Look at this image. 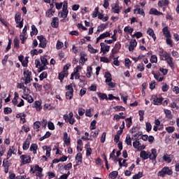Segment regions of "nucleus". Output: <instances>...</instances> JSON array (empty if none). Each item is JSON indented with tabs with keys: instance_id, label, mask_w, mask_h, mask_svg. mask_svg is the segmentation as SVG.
<instances>
[{
	"instance_id": "nucleus-20",
	"label": "nucleus",
	"mask_w": 179,
	"mask_h": 179,
	"mask_svg": "<svg viewBox=\"0 0 179 179\" xmlns=\"http://www.w3.org/2000/svg\"><path fill=\"white\" fill-rule=\"evenodd\" d=\"M100 45L101 50H102L103 52H104V51H106V52H108V51H110V46H106V44H104V43H101Z\"/></svg>"
},
{
	"instance_id": "nucleus-24",
	"label": "nucleus",
	"mask_w": 179,
	"mask_h": 179,
	"mask_svg": "<svg viewBox=\"0 0 179 179\" xmlns=\"http://www.w3.org/2000/svg\"><path fill=\"white\" fill-rule=\"evenodd\" d=\"M43 150H46V156L48 157H50L51 156V147H48L47 145H45L43 147Z\"/></svg>"
},
{
	"instance_id": "nucleus-61",
	"label": "nucleus",
	"mask_w": 179,
	"mask_h": 179,
	"mask_svg": "<svg viewBox=\"0 0 179 179\" xmlns=\"http://www.w3.org/2000/svg\"><path fill=\"white\" fill-rule=\"evenodd\" d=\"M64 170H71L72 169V163H69L64 166Z\"/></svg>"
},
{
	"instance_id": "nucleus-6",
	"label": "nucleus",
	"mask_w": 179,
	"mask_h": 179,
	"mask_svg": "<svg viewBox=\"0 0 179 179\" xmlns=\"http://www.w3.org/2000/svg\"><path fill=\"white\" fill-rule=\"evenodd\" d=\"M22 14L20 13H17L15 16V20L17 25H16V27H19L20 29H22L23 27V20L20 21Z\"/></svg>"
},
{
	"instance_id": "nucleus-62",
	"label": "nucleus",
	"mask_w": 179,
	"mask_h": 179,
	"mask_svg": "<svg viewBox=\"0 0 179 179\" xmlns=\"http://www.w3.org/2000/svg\"><path fill=\"white\" fill-rule=\"evenodd\" d=\"M142 36H143V34H142V32L138 31V32L136 33L133 36V37H136V38H141V37H142Z\"/></svg>"
},
{
	"instance_id": "nucleus-47",
	"label": "nucleus",
	"mask_w": 179,
	"mask_h": 179,
	"mask_svg": "<svg viewBox=\"0 0 179 179\" xmlns=\"http://www.w3.org/2000/svg\"><path fill=\"white\" fill-rule=\"evenodd\" d=\"M162 90V92H167L169 90V85L166 83H163Z\"/></svg>"
},
{
	"instance_id": "nucleus-40",
	"label": "nucleus",
	"mask_w": 179,
	"mask_h": 179,
	"mask_svg": "<svg viewBox=\"0 0 179 179\" xmlns=\"http://www.w3.org/2000/svg\"><path fill=\"white\" fill-rule=\"evenodd\" d=\"M87 61V58L85 57V55H80V64H82V65H85V62Z\"/></svg>"
},
{
	"instance_id": "nucleus-43",
	"label": "nucleus",
	"mask_w": 179,
	"mask_h": 179,
	"mask_svg": "<svg viewBox=\"0 0 179 179\" xmlns=\"http://www.w3.org/2000/svg\"><path fill=\"white\" fill-rule=\"evenodd\" d=\"M166 131L168 132V134H173V132L176 131V128H174V127H168L166 128Z\"/></svg>"
},
{
	"instance_id": "nucleus-31",
	"label": "nucleus",
	"mask_w": 179,
	"mask_h": 179,
	"mask_svg": "<svg viewBox=\"0 0 179 179\" xmlns=\"http://www.w3.org/2000/svg\"><path fill=\"white\" fill-rule=\"evenodd\" d=\"M125 143H127L128 146H132V138H131L130 136H127L125 139Z\"/></svg>"
},
{
	"instance_id": "nucleus-37",
	"label": "nucleus",
	"mask_w": 179,
	"mask_h": 179,
	"mask_svg": "<svg viewBox=\"0 0 179 179\" xmlns=\"http://www.w3.org/2000/svg\"><path fill=\"white\" fill-rule=\"evenodd\" d=\"M18 99H19V94H17V92H15V97L12 101L14 106H16L17 104Z\"/></svg>"
},
{
	"instance_id": "nucleus-60",
	"label": "nucleus",
	"mask_w": 179,
	"mask_h": 179,
	"mask_svg": "<svg viewBox=\"0 0 179 179\" xmlns=\"http://www.w3.org/2000/svg\"><path fill=\"white\" fill-rule=\"evenodd\" d=\"M4 114H10L12 113V108H5L3 110Z\"/></svg>"
},
{
	"instance_id": "nucleus-64",
	"label": "nucleus",
	"mask_w": 179,
	"mask_h": 179,
	"mask_svg": "<svg viewBox=\"0 0 179 179\" xmlns=\"http://www.w3.org/2000/svg\"><path fill=\"white\" fill-rule=\"evenodd\" d=\"M172 56H173L175 58H178L179 57V54L178 52L176 51V50H173L171 52Z\"/></svg>"
},
{
	"instance_id": "nucleus-35",
	"label": "nucleus",
	"mask_w": 179,
	"mask_h": 179,
	"mask_svg": "<svg viewBox=\"0 0 179 179\" xmlns=\"http://www.w3.org/2000/svg\"><path fill=\"white\" fill-rule=\"evenodd\" d=\"M124 31L125 33H129L130 34H132V33L134 32V29L133 28H130L129 26H127V27H124Z\"/></svg>"
},
{
	"instance_id": "nucleus-2",
	"label": "nucleus",
	"mask_w": 179,
	"mask_h": 179,
	"mask_svg": "<svg viewBox=\"0 0 179 179\" xmlns=\"http://www.w3.org/2000/svg\"><path fill=\"white\" fill-rule=\"evenodd\" d=\"M68 2L64 1L62 10L59 13V17L63 19L68 17Z\"/></svg>"
},
{
	"instance_id": "nucleus-13",
	"label": "nucleus",
	"mask_w": 179,
	"mask_h": 179,
	"mask_svg": "<svg viewBox=\"0 0 179 179\" xmlns=\"http://www.w3.org/2000/svg\"><path fill=\"white\" fill-rule=\"evenodd\" d=\"M151 100H152L154 106H160V104H162L163 101V99L162 97L161 98L152 97Z\"/></svg>"
},
{
	"instance_id": "nucleus-50",
	"label": "nucleus",
	"mask_w": 179,
	"mask_h": 179,
	"mask_svg": "<svg viewBox=\"0 0 179 179\" xmlns=\"http://www.w3.org/2000/svg\"><path fill=\"white\" fill-rule=\"evenodd\" d=\"M99 97H100L101 99H102L103 100H108V97L107 96V94H101V93H99L98 94Z\"/></svg>"
},
{
	"instance_id": "nucleus-28",
	"label": "nucleus",
	"mask_w": 179,
	"mask_h": 179,
	"mask_svg": "<svg viewBox=\"0 0 179 179\" xmlns=\"http://www.w3.org/2000/svg\"><path fill=\"white\" fill-rule=\"evenodd\" d=\"M170 54L167 53L166 51H164L163 49H160L159 52V55L162 57L163 58H166V57L169 56Z\"/></svg>"
},
{
	"instance_id": "nucleus-48",
	"label": "nucleus",
	"mask_w": 179,
	"mask_h": 179,
	"mask_svg": "<svg viewBox=\"0 0 179 179\" xmlns=\"http://www.w3.org/2000/svg\"><path fill=\"white\" fill-rule=\"evenodd\" d=\"M12 155H15V152L13 150H12V148H10L8 151L7 159L12 157Z\"/></svg>"
},
{
	"instance_id": "nucleus-29",
	"label": "nucleus",
	"mask_w": 179,
	"mask_h": 179,
	"mask_svg": "<svg viewBox=\"0 0 179 179\" xmlns=\"http://www.w3.org/2000/svg\"><path fill=\"white\" fill-rule=\"evenodd\" d=\"M34 107L36 108V111H40L41 110V103L39 101H36L34 102Z\"/></svg>"
},
{
	"instance_id": "nucleus-63",
	"label": "nucleus",
	"mask_w": 179,
	"mask_h": 179,
	"mask_svg": "<svg viewBox=\"0 0 179 179\" xmlns=\"http://www.w3.org/2000/svg\"><path fill=\"white\" fill-rule=\"evenodd\" d=\"M31 30H32L33 34H37V33L38 32V31L37 30V28H36V26L34 25L31 26Z\"/></svg>"
},
{
	"instance_id": "nucleus-46",
	"label": "nucleus",
	"mask_w": 179,
	"mask_h": 179,
	"mask_svg": "<svg viewBox=\"0 0 179 179\" xmlns=\"http://www.w3.org/2000/svg\"><path fill=\"white\" fill-rule=\"evenodd\" d=\"M48 74L47 72L43 71L40 76H39V79L40 80H43L45 78H47Z\"/></svg>"
},
{
	"instance_id": "nucleus-10",
	"label": "nucleus",
	"mask_w": 179,
	"mask_h": 179,
	"mask_svg": "<svg viewBox=\"0 0 179 179\" xmlns=\"http://www.w3.org/2000/svg\"><path fill=\"white\" fill-rule=\"evenodd\" d=\"M156 157H157V150H156V149H152L151 153L149 152L148 159L150 160H156Z\"/></svg>"
},
{
	"instance_id": "nucleus-44",
	"label": "nucleus",
	"mask_w": 179,
	"mask_h": 179,
	"mask_svg": "<svg viewBox=\"0 0 179 179\" xmlns=\"http://www.w3.org/2000/svg\"><path fill=\"white\" fill-rule=\"evenodd\" d=\"M142 177H143V173L138 172L137 174L133 176V179H139V178H142Z\"/></svg>"
},
{
	"instance_id": "nucleus-5",
	"label": "nucleus",
	"mask_w": 179,
	"mask_h": 179,
	"mask_svg": "<svg viewBox=\"0 0 179 179\" xmlns=\"http://www.w3.org/2000/svg\"><path fill=\"white\" fill-rule=\"evenodd\" d=\"M106 83L110 86V87H115V83H113V78H111V73L106 72L105 73Z\"/></svg>"
},
{
	"instance_id": "nucleus-22",
	"label": "nucleus",
	"mask_w": 179,
	"mask_h": 179,
	"mask_svg": "<svg viewBox=\"0 0 179 179\" xmlns=\"http://www.w3.org/2000/svg\"><path fill=\"white\" fill-rule=\"evenodd\" d=\"M139 146H141V143L139 142V139L135 138V141L133 142L134 148L137 149V150H138Z\"/></svg>"
},
{
	"instance_id": "nucleus-25",
	"label": "nucleus",
	"mask_w": 179,
	"mask_h": 179,
	"mask_svg": "<svg viewBox=\"0 0 179 179\" xmlns=\"http://www.w3.org/2000/svg\"><path fill=\"white\" fill-rule=\"evenodd\" d=\"M67 73L66 71H62L60 73H59V80H61V82H62V80H64V78L67 76Z\"/></svg>"
},
{
	"instance_id": "nucleus-4",
	"label": "nucleus",
	"mask_w": 179,
	"mask_h": 179,
	"mask_svg": "<svg viewBox=\"0 0 179 179\" xmlns=\"http://www.w3.org/2000/svg\"><path fill=\"white\" fill-rule=\"evenodd\" d=\"M24 78H25V79H24V83L26 85H29V83H30V82H31V80H33V78H31V71H30L29 70H24Z\"/></svg>"
},
{
	"instance_id": "nucleus-34",
	"label": "nucleus",
	"mask_w": 179,
	"mask_h": 179,
	"mask_svg": "<svg viewBox=\"0 0 179 179\" xmlns=\"http://www.w3.org/2000/svg\"><path fill=\"white\" fill-rule=\"evenodd\" d=\"M41 62L42 65H48V61L47 60L45 56L41 57Z\"/></svg>"
},
{
	"instance_id": "nucleus-26",
	"label": "nucleus",
	"mask_w": 179,
	"mask_h": 179,
	"mask_svg": "<svg viewBox=\"0 0 179 179\" xmlns=\"http://www.w3.org/2000/svg\"><path fill=\"white\" fill-rule=\"evenodd\" d=\"M166 5H169V0H162L158 2V6L160 8L166 6Z\"/></svg>"
},
{
	"instance_id": "nucleus-8",
	"label": "nucleus",
	"mask_w": 179,
	"mask_h": 179,
	"mask_svg": "<svg viewBox=\"0 0 179 179\" xmlns=\"http://www.w3.org/2000/svg\"><path fill=\"white\" fill-rule=\"evenodd\" d=\"M20 159H21V166L27 164V163H30V162H31V159L30 158V157L27 155H21Z\"/></svg>"
},
{
	"instance_id": "nucleus-14",
	"label": "nucleus",
	"mask_w": 179,
	"mask_h": 179,
	"mask_svg": "<svg viewBox=\"0 0 179 179\" xmlns=\"http://www.w3.org/2000/svg\"><path fill=\"white\" fill-rule=\"evenodd\" d=\"M59 24V21L58 20V17H53L52 21L51 22L52 27L57 29V27H58Z\"/></svg>"
},
{
	"instance_id": "nucleus-19",
	"label": "nucleus",
	"mask_w": 179,
	"mask_h": 179,
	"mask_svg": "<svg viewBox=\"0 0 179 179\" xmlns=\"http://www.w3.org/2000/svg\"><path fill=\"white\" fill-rule=\"evenodd\" d=\"M164 112L166 118H169V120L173 119V115L171 114V110L168 109H164Z\"/></svg>"
},
{
	"instance_id": "nucleus-32",
	"label": "nucleus",
	"mask_w": 179,
	"mask_h": 179,
	"mask_svg": "<svg viewBox=\"0 0 179 179\" xmlns=\"http://www.w3.org/2000/svg\"><path fill=\"white\" fill-rule=\"evenodd\" d=\"M109 177L113 179L117 178V177H118V171H113L109 174Z\"/></svg>"
},
{
	"instance_id": "nucleus-30",
	"label": "nucleus",
	"mask_w": 179,
	"mask_h": 179,
	"mask_svg": "<svg viewBox=\"0 0 179 179\" xmlns=\"http://www.w3.org/2000/svg\"><path fill=\"white\" fill-rule=\"evenodd\" d=\"M30 148V141L29 140H26L23 144L22 148L24 150H27Z\"/></svg>"
},
{
	"instance_id": "nucleus-56",
	"label": "nucleus",
	"mask_w": 179,
	"mask_h": 179,
	"mask_svg": "<svg viewBox=\"0 0 179 179\" xmlns=\"http://www.w3.org/2000/svg\"><path fill=\"white\" fill-rule=\"evenodd\" d=\"M25 99H27L28 103H33L34 101V99L30 95H27Z\"/></svg>"
},
{
	"instance_id": "nucleus-45",
	"label": "nucleus",
	"mask_w": 179,
	"mask_h": 179,
	"mask_svg": "<svg viewBox=\"0 0 179 179\" xmlns=\"http://www.w3.org/2000/svg\"><path fill=\"white\" fill-rule=\"evenodd\" d=\"M39 46H41V48H45V47H47V39H44L43 41H41L40 42Z\"/></svg>"
},
{
	"instance_id": "nucleus-15",
	"label": "nucleus",
	"mask_w": 179,
	"mask_h": 179,
	"mask_svg": "<svg viewBox=\"0 0 179 179\" xmlns=\"http://www.w3.org/2000/svg\"><path fill=\"white\" fill-rule=\"evenodd\" d=\"M162 31H163V34H164V37L171 38V34H170V31H169L168 27H164Z\"/></svg>"
},
{
	"instance_id": "nucleus-57",
	"label": "nucleus",
	"mask_w": 179,
	"mask_h": 179,
	"mask_svg": "<svg viewBox=\"0 0 179 179\" xmlns=\"http://www.w3.org/2000/svg\"><path fill=\"white\" fill-rule=\"evenodd\" d=\"M126 122H127V127L129 128L131 127V124H132V119L131 117L127 118Z\"/></svg>"
},
{
	"instance_id": "nucleus-7",
	"label": "nucleus",
	"mask_w": 179,
	"mask_h": 179,
	"mask_svg": "<svg viewBox=\"0 0 179 179\" xmlns=\"http://www.w3.org/2000/svg\"><path fill=\"white\" fill-rule=\"evenodd\" d=\"M20 38L21 40V43L22 44H24V41L27 40V25H25L23 30H22V34H20Z\"/></svg>"
},
{
	"instance_id": "nucleus-49",
	"label": "nucleus",
	"mask_w": 179,
	"mask_h": 179,
	"mask_svg": "<svg viewBox=\"0 0 179 179\" xmlns=\"http://www.w3.org/2000/svg\"><path fill=\"white\" fill-rule=\"evenodd\" d=\"M114 109L116 111H125V108L120 106H115Z\"/></svg>"
},
{
	"instance_id": "nucleus-51",
	"label": "nucleus",
	"mask_w": 179,
	"mask_h": 179,
	"mask_svg": "<svg viewBox=\"0 0 179 179\" xmlns=\"http://www.w3.org/2000/svg\"><path fill=\"white\" fill-rule=\"evenodd\" d=\"M96 120H93L91 122V124H90V129H91V130L96 129Z\"/></svg>"
},
{
	"instance_id": "nucleus-41",
	"label": "nucleus",
	"mask_w": 179,
	"mask_h": 179,
	"mask_svg": "<svg viewBox=\"0 0 179 179\" xmlns=\"http://www.w3.org/2000/svg\"><path fill=\"white\" fill-rule=\"evenodd\" d=\"M64 47V43L61 42L60 41H57L56 44V48L57 50H61Z\"/></svg>"
},
{
	"instance_id": "nucleus-3",
	"label": "nucleus",
	"mask_w": 179,
	"mask_h": 179,
	"mask_svg": "<svg viewBox=\"0 0 179 179\" xmlns=\"http://www.w3.org/2000/svg\"><path fill=\"white\" fill-rule=\"evenodd\" d=\"M66 100H71L73 97V87L72 84L66 86Z\"/></svg>"
},
{
	"instance_id": "nucleus-42",
	"label": "nucleus",
	"mask_w": 179,
	"mask_h": 179,
	"mask_svg": "<svg viewBox=\"0 0 179 179\" xmlns=\"http://www.w3.org/2000/svg\"><path fill=\"white\" fill-rule=\"evenodd\" d=\"M150 62L151 64H157V56L156 55H152L150 58Z\"/></svg>"
},
{
	"instance_id": "nucleus-33",
	"label": "nucleus",
	"mask_w": 179,
	"mask_h": 179,
	"mask_svg": "<svg viewBox=\"0 0 179 179\" xmlns=\"http://www.w3.org/2000/svg\"><path fill=\"white\" fill-rule=\"evenodd\" d=\"M88 51H90L91 54H96L98 50L94 49L92 45H88Z\"/></svg>"
},
{
	"instance_id": "nucleus-9",
	"label": "nucleus",
	"mask_w": 179,
	"mask_h": 179,
	"mask_svg": "<svg viewBox=\"0 0 179 179\" xmlns=\"http://www.w3.org/2000/svg\"><path fill=\"white\" fill-rule=\"evenodd\" d=\"M165 60L171 69H174V63L173 62V57H171V55H169V56H166Z\"/></svg>"
},
{
	"instance_id": "nucleus-55",
	"label": "nucleus",
	"mask_w": 179,
	"mask_h": 179,
	"mask_svg": "<svg viewBox=\"0 0 179 179\" xmlns=\"http://www.w3.org/2000/svg\"><path fill=\"white\" fill-rule=\"evenodd\" d=\"M146 131L147 132H150V131H152V124L150 122L146 123Z\"/></svg>"
},
{
	"instance_id": "nucleus-39",
	"label": "nucleus",
	"mask_w": 179,
	"mask_h": 179,
	"mask_svg": "<svg viewBox=\"0 0 179 179\" xmlns=\"http://www.w3.org/2000/svg\"><path fill=\"white\" fill-rule=\"evenodd\" d=\"M138 13V15H142V16H145V12L143 11V9H141V8H136L134 10V13Z\"/></svg>"
},
{
	"instance_id": "nucleus-17",
	"label": "nucleus",
	"mask_w": 179,
	"mask_h": 179,
	"mask_svg": "<svg viewBox=\"0 0 179 179\" xmlns=\"http://www.w3.org/2000/svg\"><path fill=\"white\" fill-rule=\"evenodd\" d=\"M140 157L143 159V160H148L149 159V152L147 153L146 151L142 150L140 153Z\"/></svg>"
},
{
	"instance_id": "nucleus-53",
	"label": "nucleus",
	"mask_w": 179,
	"mask_h": 179,
	"mask_svg": "<svg viewBox=\"0 0 179 179\" xmlns=\"http://www.w3.org/2000/svg\"><path fill=\"white\" fill-rule=\"evenodd\" d=\"M48 127L51 131H54L55 129V127L54 126V123L49 122L48 123Z\"/></svg>"
},
{
	"instance_id": "nucleus-11",
	"label": "nucleus",
	"mask_w": 179,
	"mask_h": 179,
	"mask_svg": "<svg viewBox=\"0 0 179 179\" xmlns=\"http://www.w3.org/2000/svg\"><path fill=\"white\" fill-rule=\"evenodd\" d=\"M138 45L136 39H133L129 42V51H134L135 47Z\"/></svg>"
},
{
	"instance_id": "nucleus-36",
	"label": "nucleus",
	"mask_w": 179,
	"mask_h": 179,
	"mask_svg": "<svg viewBox=\"0 0 179 179\" xmlns=\"http://www.w3.org/2000/svg\"><path fill=\"white\" fill-rule=\"evenodd\" d=\"M110 36H111V34H110V32H108V31H106V32L101 34L99 36V37L101 40H103V38H106V37H110Z\"/></svg>"
},
{
	"instance_id": "nucleus-1",
	"label": "nucleus",
	"mask_w": 179,
	"mask_h": 179,
	"mask_svg": "<svg viewBox=\"0 0 179 179\" xmlns=\"http://www.w3.org/2000/svg\"><path fill=\"white\" fill-rule=\"evenodd\" d=\"M171 174H173V170L167 166H165L158 172L157 176L158 177H166V176H171Z\"/></svg>"
},
{
	"instance_id": "nucleus-54",
	"label": "nucleus",
	"mask_w": 179,
	"mask_h": 179,
	"mask_svg": "<svg viewBox=\"0 0 179 179\" xmlns=\"http://www.w3.org/2000/svg\"><path fill=\"white\" fill-rule=\"evenodd\" d=\"M41 127V123L40 122H35L34 123V129H38Z\"/></svg>"
},
{
	"instance_id": "nucleus-38",
	"label": "nucleus",
	"mask_w": 179,
	"mask_h": 179,
	"mask_svg": "<svg viewBox=\"0 0 179 179\" xmlns=\"http://www.w3.org/2000/svg\"><path fill=\"white\" fill-rule=\"evenodd\" d=\"M112 12H113V13H120V7H118L117 4H115V6L112 8Z\"/></svg>"
},
{
	"instance_id": "nucleus-18",
	"label": "nucleus",
	"mask_w": 179,
	"mask_h": 179,
	"mask_svg": "<svg viewBox=\"0 0 179 179\" xmlns=\"http://www.w3.org/2000/svg\"><path fill=\"white\" fill-rule=\"evenodd\" d=\"M76 160L77 162L76 166H80L82 164V153L77 154Z\"/></svg>"
},
{
	"instance_id": "nucleus-23",
	"label": "nucleus",
	"mask_w": 179,
	"mask_h": 179,
	"mask_svg": "<svg viewBox=\"0 0 179 179\" xmlns=\"http://www.w3.org/2000/svg\"><path fill=\"white\" fill-rule=\"evenodd\" d=\"M64 141L67 146H69V145H71V141L69 138H68V133L64 134Z\"/></svg>"
},
{
	"instance_id": "nucleus-59",
	"label": "nucleus",
	"mask_w": 179,
	"mask_h": 179,
	"mask_svg": "<svg viewBox=\"0 0 179 179\" xmlns=\"http://www.w3.org/2000/svg\"><path fill=\"white\" fill-rule=\"evenodd\" d=\"M14 47L15 48H19V39L17 38H14Z\"/></svg>"
},
{
	"instance_id": "nucleus-52",
	"label": "nucleus",
	"mask_w": 179,
	"mask_h": 179,
	"mask_svg": "<svg viewBox=\"0 0 179 179\" xmlns=\"http://www.w3.org/2000/svg\"><path fill=\"white\" fill-rule=\"evenodd\" d=\"M34 86L37 92H40L41 90L42 86L38 83H34Z\"/></svg>"
},
{
	"instance_id": "nucleus-21",
	"label": "nucleus",
	"mask_w": 179,
	"mask_h": 179,
	"mask_svg": "<svg viewBox=\"0 0 179 179\" xmlns=\"http://www.w3.org/2000/svg\"><path fill=\"white\" fill-rule=\"evenodd\" d=\"M150 15H155L156 16H160V15H163V13L159 12L155 8H151L150 10Z\"/></svg>"
},
{
	"instance_id": "nucleus-12",
	"label": "nucleus",
	"mask_w": 179,
	"mask_h": 179,
	"mask_svg": "<svg viewBox=\"0 0 179 179\" xmlns=\"http://www.w3.org/2000/svg\"><path fill=\"white\" fill-rule=\"evenodd\" d=\"M162 159L164 162H166V163H171L173 160V155L166 153L164 155Z\"/></svg>"
},
{
	"instance_id": "nucleus-16",
	"label": "nucleus",
	"mask_w": 179,
	"mask_h": 179,
	"mask_svg": "<svg viewBox=\"0 0 179 179\" xmlns=\"http://www.w3.org/2000/svg\"><path fill=\"white\" fill-rule=\"evenodd\" d=\"M148 34L152 37L154 41H156V34H155V31L152 28H148L147 30Z\"/></svg>"
},
{
	"instance_id": "nucleus-58",
	"label": "nucleus",
	"mask_w": 179,
	"mask_h": 179,
	"mask_svg": "<svg viewBox=\"0 0 179 179\" xmlns=\"http://www.w3.org/2000/svg\"><path fill=\"white\" fill-rule=\"evenodd\" d=\"M99 13V7L95 8L94 11L92 13V17H97Z\"/></svg>"
},
{
	"instance_id": "nucleus-27",
	"label": "nucleus",
	"mask_w": 179,
	"mask_h": 179,
	"mask_svg": "<svg viewBox=\"0 0 179 179\" xmlns=\"http://www.w3.org/2000/svg\"><path fill=\"white\" fill-rule=\"evenodd\" d=\"M37 148H38L37 144L34 143V144H31L30 147V150L31 152H33L34 155H36V153H37Z\"/></svg>"
}]
</instances>
